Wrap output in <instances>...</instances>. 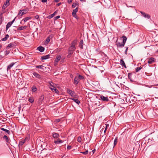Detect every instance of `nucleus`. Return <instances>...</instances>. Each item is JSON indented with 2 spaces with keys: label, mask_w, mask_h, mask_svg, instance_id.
Instances as JSON below:
<instances>
[{
  "label": "nucleus",
  "mask_w": 158,
  "mask_h": 158,
  "mask_svg": "<svg viewBox=\"0 0 158 158\" xmlns=\"http://www.w3.org/2000/svg\"><path fill=\"white\" fill-rule=\"evenodd\" d=\"M53 36L52 35H50L49 36L47 37L45 43L48 44L50 41L51 38L53 37Z\"/></svg>",
  "instance_id": "nucleus-13"
},
{
  "label": "nucleus",
  "mask_w": 158,
  "mask_h": 158,
  "mask_svg": "<svg viewBox=\"0 0 158 158\" xmlns=\"http://www.w3.org/2000/svg\"><path fill=\"white\" fill-rule=\"evenodd\" d=\"M83 41L82 40H80L79 44V47L81 49H83Z\"/></svg>",
  "instance_id": "nucleus-24"
},
{
  "label": "nucleus",
  "mask_w": 158,
  "mask_h": 158,
  "mask_svg": "<svg viewBox=\"0 0 158 158\" xmlns=\"http://www.w3.org/2000/svg\"><path fill=\"white\" fill-rule=\"evenodd\" d=\"M156 61V59L153 57H151L148 59V63L149 64H151L155 62Z\"/></svg>",
  "instance_id": "nucleus-8"
},
{
  "label": "nucleus",
  "mask_w": 158,
  "mask_h": 158,
  "mask_svg": "<svg viewBox=\"0 0 158 158\" xmlns=\"http://www.w3.org/2000/svg\"><path fill=\"white\" fill-rule=\"evenodd\" d=\"M31 89L32 92H35L37 90L36 86H32L31 88Z\"/></svg>",
  "instance_id": "nucleus-33"
},
{
  "label": "nucleus",
  "mask_w": 158,
  "mask_h": 158,
  "mask_svg": "<svg viewBox=\"0 0 158 158\" xmlns=\"http://www.w3.org/2000/svg\"><path fill=\"white\" fill-rule=\"evenodd\" d=\"M44 98V96L43 95H42L40 97L39 101L38 102L40 104H41L42 101L43 100Z\"/></svg>",
  "instance_id": "nucleus-22"
},
{
  "label": "nucleus",
  "mask_w": 158,
  "mask_h": 158,
  "mask_svg": "<svg viewBox=\"0 0 158 158\" xmlns=\"http://www.w3.org/2000/svg\"><path fill=\"white\" fill-rule=\"evenodd\" d=\"M35 18L36 19H38L39 18V16L38 15H36L35 16Z\"/></svg>",
  "instance_id": "nucleus-58"
},
{
  "label": "nucleus",
  "mask_w": 158,
  "mask_h": 158,
  "mask_svg": "<svg viewBox=\"0 0 158 158\" xmlns=\"http://www.w3.org/2000/svg\"><path fill=\"white\" fill-rule=\"evenodd\" d=\"M117 138L116 137L114 140V147L117 143Z\"/></svg>",
  "instance_id": "nucleus-42"
},
{
  "label": "nucleus",
  "mask_w": 158,
  "mask_h": 158,
  "mask_svg": "<svg viewBox=\"0 0 158 158\" xmlns=\"http://www.w3.org/2000/svg\"><path fill=\"white\" fill-rule=\"evenodd\" d=\"M12 24L10 22H8L6 25V30H7L9 27H10Z\"/></svg>",
  "instance_id": "nucleus-28"
},
{
  "label": "nucleus",
  "mask_w": 158,
  "mask_h": 158,
  "mask_svg": "<svg viewBox=\"0 0 158 158\" xmlns=\"http://www.w3.org/2000/svg\"><path fill=\"white\" fill-rule=\"evenodd\" d=\"M67 91L71 96L73 97H75V93L73 91L69 89H67Z\"/></svg>",
  "instance_id": "nucleus-4"
},
{
  "label": "nucleus",
  "mask_w": 158,
  "mask_h": 158,
  "mask_svg": "<svg viewBox=\"0 0 158 158\" xmlns=\"http://www.w3.org/2000/svg\"><path fill=\"white\" fill-rule=\"evenodd\" d=\"M61 4V3H59L57 4V6H59Z\"/></svg>",
  "instance_id": "nucleus-61"
},
{
  "label": "nucleus",
  "mask_w": 158,
  "mask_h": 158,
  "mask_svg": "<svg viewBox=\"0 0 158 158\" xmlns=\"http://www.w3.org/2000/svg\"><path fill=\"white\" fill-rule=\"evenodd\" d=\"M9 37V36L8 34H6L5 35V37L3 38L2 40V41H6L7 39Z\"/></svg>",
  "instance_id": "nucleus-32"
},
{
  "label": "nucleus",
  "mask_w": 158,
  "mask_h": 158,
  "mask_svg": "<svg viewBox=\"0 0 158 158\" xmlns=\"http://www.w3.org/2000/svg\"><path fill=\"white\" fill-rule=\"evenodd\" d=\"M60 121V119H57L55 120V121L56 123L59 122Z\"/></svg>",
  "instance_id": "nucleus-55"
},
{
  "label": "nucleus",
  "mask_w": 158,
  "mask_h": 158,
  "mask_svg": "<svg viewBox=\"0 0 158 158\" xmlns=\"http://www.w3.org/2000/svg\"><path fill=\"white\" fill-rule=\"evenodd\" d=\"M15 64V63H11L9 65H8L7 66V71H8Z\"/></svg>",
  "instance_id": "nucleus-20"
},
{
  "label": "nucleus",
  "mask_w": 158,
  "mask_h": 158,
  "mask_svg": "<svg viewBox=\"0 0 158 158\" xmlns=\"http://www.w3.org/2000/svg\"><path fill=\"white\" fill-rule=\"evenodd\" d=\"M61 50V48H60L59 49H57V51H60Z\"/></svg>",
  "instance_id": "nucleus-63"
},
{
  "label": "nucleus",
  "mask_w": 158,
  "mask_h": 158,
  "mask_svg": "<svg viewBox=\"0 0 158 158\" xmlns=\"http://www.w3.org/2000/svg\"><path fill=\"white\" fill-rule=\"evenodd\" d=\"M41 2H47V0H42Z\"/></svg>",
  "instance_id": "nucleus-59"
},
{
  "label": "nucleus",
  "mask_w": 158,
  "mask_h": 158,
  "mask_svg": "<svg viewBox=\"0 0 158 158\" xmlns=\"http://www.w3.org/2000/svg\"><path fill=\"white\" fill-rule=\"evenodd\" d=\"M1 130L2 131H5V132L7 133L8 134H10V131L8 130L5 129L4 128H1Z\"/></svg>",
  "instance_id": "nucleus-31"
},
{
  "label": "nucleus",
  "mask_w": 158,
  "mask_h": 158,
  "mask_svg": "<svg viewBox=\"0 0 158 158\" xmlns=\"http://www.w3.org/2000/svg\"><path fill=\"white\" fill-rule=\"evenodd\" d=\"M26 141V139H23L22 140L19 142V147L20 146L21 147L23 144L25 143Z\"/></svg>",
  "instance_id": "nucleus-19"
},
{
  "label": "nucleus",
  "mask_w": 158,
  "mask_h": 158,
  "mask_svg": "<svg viewBox=\"0 0 158 158\" xmlns=\"http://www.w3.org/2000/svg\"><path fill=\"white\" fill-rule=\"evenodd\" d=\"M59 136V135L57 133H52V136L55 139L58 138Z\"/></svg>",
  "instance_id": "nucleus-25"
},
{
  "label": "nucleus",
  "mask_w": 158,
  "mask_h": 158,
  "mask_svg": "<svg viewBox=\"0 0 158 158\" xmlns=\"http://www.w3.org/2000/svg\"><path fill=\"white\" fill-rule=\"evenodd\" d=\"M44 66L43 65H37L36 66V67L39 69H43V70H44L43 67Z\"/></svg>",
  "instance_id": "nucleus-39"
},
{
  "label": "nucleus",
  "mask_w": 158,
  "mask_h": 158,
  "mask_svg": "<svg viewBox=\"0 0 158 158\" xmlns=\"http://www.w3.org/2000/svg\"><path fill=\"white\" fill-rule=\"evenodd\" d=\"M61 58V56L60 55L57 56L55 60V61L58 62L60 60Z\"/></svg>",
  "instance_id": "nucleus-27"
},
{
  "label": "nucleus",
  "mask_w": 158,
  "mask_h": 158,
  "mask_svg": "<svg viewBox=\"0 0 158 158\" xmlns=\"http://www.w3.org/2000/svg\"><path fill=\"white\" fill-rule=\"evenodd\" d=\"M15 19V18L12 21L10 22L12 24H13V23L14 22Z\"/></svg>",
  "instance_id": "nucleus-60"
},
{
  "label": "nucleus",
  "mask_w": 158,
  "mask_h": 158,
  "mask_svg": "<svg viewBox=\"0 0 158 158\" xmlns=\"http://www.w3.org/2000/svg\"><path fill=\"white\" fill-rule=\"evenodd\" d=\"M78 79H80V80H82L84 78V77L82 76L79 75L78 76Z\"/></svg>",
  "instance_id": "nucleus-45"
},
{
  "label": "nucleus",
  "mask_w": 158,
  "mask_h": 158,
  "mask_svg": "<svg viewBox=\"0 0 158 158\" xmlns=\"http://www.w3.org/2000/svg\"><path fill=\"white\" fill-rule=\"evenodd\" d=\"M79 81V79L78 77H76L74 80V83L75 84H77Z\"/></svg>",
  "instance_id": "nucleus-18"
},
{
  "label": "nucleus",
  "mask_w": 158,
  "mask_h": 158,
  "mask_svg": "<svg viewBox=\"0 0 158 158\" xmlns=\"http://www.w3.org/2000/svg\"><path fill=\"white\" fill-rule=\"evenodd\" d=\"M47 152L46 150L43 149L41 151V152H40L39 155V156L42 157V158L44 157H45L47 155Z\"/></svg>",
  "instance_id": "nucleus-3"
},
{
  "label": "nucleus",
  "mask_w": 158,
  "mask_h": 158,
  "mask_svg": "<svg viewBox=\"0 0 158 158\" xmlns=\"http://www.w3.org/2000/svg\"><path fill=\"white\" fill-rule=\"evenodd\" d=\"M128 49V48L127 47H126V50L125 51V54H127V50Z\"/></svg>",
  "instance_id": "nucleus-54"
},
{
  "label": "nucleus",
  "mask_w": 158,
  "mask_h": 158,
  "mask_svg": "<svg viewBox=\"0 0 158 158\" xmlns=\"http://www.w3.org/2000/svg\"><path fill=\"white\" fill-rule=\"evenodd\" d=\"M71 148V146L69 145L68 146L67 148L68 150H70Z\"/></svg>",
  "instance_id": "nucleus-56"
},
{
  "label": "nucleus",
  "mask_w": 158,
  "mask_h": 158,
  "mask_svg": "<svg viewBox=\"0 0 158 158\" xmlns=\"http://www.w3.org/2000/svg\"><path fill=\"white\" fill-rule=\"evenodd\" d=\"M31 19V17H27L26 18H25L23 19L22 21L20 22V23H22V22L23 21H24V23L27 22V20H28L29 19Z\"/></svg>",
  "instance_id": "nucleus-15"
},
{
  "label": "nucleus",
  "mask_w": 158,
  "mask_h": 158,
  "mask_svg": "<svg viewBox=\"0 0 158 158\" xmlns=\"http://www.w3.org/2000/svg\"><path fill=\"white\" fill-rule=\"evenodd\" d=\"M100 98L102 101L105 102H108L109 100L108 98V97H104L102 95H100Z\"/></svg>",
  "instance_id": "nucleus-5"
},
{
  "label": "nucleus",
  "mask_w": 158,
  "mask_h": 158,
  "mask_svg": "<svg viewBox=\"0 0 158 158\" xmlns=\"http://www.w3.org/2000/svg\"><path fill=\"white\" fill-rule=\"evenodd\" d=\"M72 14L73 16L76 18L77 19H78V17L77 16L76 14Z\"/></svg>",
  "instance_id": "nucleus-43"
},
{
  "label": "nucleus",
  "mask_w": 158,
  "mask_h": 158,
  "mask_svg": "<svg viewBox=\"0 0 158 158\" xmlns=\"http://www.w3.org/2000/svg\"><path fill=\"white\" fill-rule=\"evenodd\" d=\"M17 81L19 84H22L23 81V79H22V77L21 76H18V79Z\"/></svg>",
  "instance_id": "nucleus-6"
},
{
  "label": "nucleus",
  "mask_w": 158,
  "mask_h": 158,
  "mask_svg": "<svg viewBox=\"0 0 158 158\" xmlns=\"http://www.w3.org/2000/svg\"><path fill=\"white\" fill-rule=\"evenodd\" d=\"M3 139L6 140V142L7 143L9 141V139L7 136L6 135L3 136Z\"/></svg>",
  "instance_id": "nucleus-37"
},
{
  "label": "nucleus",
  "mask_w": 158,
  "mask_h": 158,
  "mask_svg": "<svg viewBox=\"0 0 158 158\" xmlns=\"http://www.w3.org/2000/svg\"><path fill=\"white\" fill-rule=\"evenodd\" d=\"M70 99L73 100L74 102H75L78 105H79L80 103L79 100L77 99H76V98H70Z\"/></svg>",
  "instance_id": "nucleus-21"
},
{
  "label": "nucleus",
  "mask_w": 158,
  "mask_h": 158,
  "mask_svg": "<svg viewBox=\"0 0 158 158\" xmlns=\"http://www.w3.org/2000/svg\"><path fill=\"white\" fill-rule=\"evenodd\" d=\"M94 151H95V150H92V152H93V153L94 154Z\"/></svg>",
  "instance_id": "nucleus-64"
},
{
  "label": "nucleus",
  "mask_w": 158,
  "mask_h": 158,
  "mask_svg": "<svg viewBox=\"0 0 158 158\" xmlns=\"http://www.w3.org/2000/svg\"><path fill=\"white\" fill-rule=\"evenodd\" d=\"M33 74L35 77L41 79V76L36 73H34Z\"/></svg>",
  "instance_id": "nucleus-17"
},
{
  "label": "nucleus",
  "mask_w": 158,
  "mask_h": 158,
  "mask_svg": "<svg viewBox=\"0 0 158 158\" xmlns=\"http://www.w3.org/2000/svg\"><path fill=\"white\" fill-rule=\"evenodd\" d=\"M28 101L31 103H32L34 101V98L32 97H30L28 98Z\"/></svg>",
  "instance_id": "nucleus-29"
},
{
  "label": "nucleus",
  "mask_w": 158,
  "mask_h": 158,
  "mask_svg": "<svg viewBox=\"0 0 158 158\" xmlns=\"http://www.w3.org/2000/svg\"><path fill=\"white\" fill-rule=\"evenodd\" d=\"M77 141L79 142H81V138L80 137V136H79L77 138Z\"/></svg>",
  "instance_id": "nucleus-49"
},
{
  "label": "nucleus",
  "mask_w": 158,
  "mask_h": 158,
  "mask_svg": "<svg viewBox=\"0 0 158 158\" xmlns=\"http://www.w3.org/2000/svg\"><path fill=\"white\" fill-rule=\"evenodd\" d=\"M142 69V67H141V66L140 67H138L136 68L135 69L136 72H138Z\"/></svg>",
  "instance_id": "nucleus-41"
},
{
  "label": "nucleus",
  "mask_w": 158,
  "mask_h": 158,
  "mask_svg": "<svg viewBox=\"0 0 158 158\" xmlns=\"http://www.w3.org/2000/svg\"><path fill=\"white\" fill-rule=\"evenodd\" d=\"M6 52V55H8L10 52V50H8V49H6V51H5Z\"/></svg>",
  "instance_id": "nucleus-48"
},
{
  "label": "nucleus",
  "mask_w": 158,
  "mask_h": 158,
  "mask_svg": "<svg viewBox=\"0 0 158 158\" xmlns=\"http://www.w3.org/2000/svg\"><path fill=\"white\" fill-rule=\"evenodd\" d=\"M60 17V16H57L54 17V20H56L58 19Z\"/></svg>",
  "instance_id": "nucleus-52"
},
{
  "label": "nucleus",
  "mask_w": 158,
  "mask_h": 158,
  "mask_svg": "<svg viewBox=\"0 0 158 158\" xmlns=\"http://www.w3.org/2000/svg\"><path fill=\"white\" fill-rule=\"evenodd\" d=\"M78 8L77 7L75 9L73 10L72 14H76V13L78 11Z\"/></svg>",
  "instance_id": "nucleus-34"
},
{
  "label": "nucleus",
  "mask_w": 158,
  "mask_h": 158,
  "mask_svg": "<svg viewBox=\"0 0 158 158\" xmlns=\"http://www.w3.org/2000/svg\"><path fill=\"white\" fill-rule=\"evenodd\" d=\"M77 40H74L72 42V44H75L77 43Z\"/></svg>",
  "instance_id": "nucleus-53"
},
{
  "label": "nucleus",
  "mask_w": 158,
  "mask_h": 158,
  "mask_svg": "<svg viewBox=\"0 0 158 158\" xmlns=\"http://www.w3.org/2000/svg\"><path fill=\"white\" fill-rule=\"evenodd\" d=\"M105 125H106V127H105V129L104 131V133H105L107 129V128L109 127V125L108 124H106Z\"/></svg>",
  "instance_id": "nucleus-44"
},
{
  "label": "nucleus",
  "mask_w": 158,
  "mask_h": 158,
  "mask_svg": "<svg viewBox=\"0 0 158 158\" xmlns=\"http://www.w3.org/2000/svg\"><path fill=\"white\" fill-rule=\"evenodd\" d=\"M50 55H48L46 56H44L41 57L42 60H46L48 59L49 58Z\"/></svg>",
  "instance_id": "nucleus-26"
},
{
  "label": "nucleus",
  "mask_w": 158,
  "mask_h": 158,
  "mask_svg": "<svg viewBox=\"0 0 158 158\" xmlns=\"http://www.w3.org/2000/svg\"><path fill=\"white\" fill-rule=\"evenodd\" d=\"M73 51H70H70H68V57H70L71 55L73 54Z\"/></svg>",
  "instance_id": "nucleus-35"
},
{
  "label": "nucleus",
  "mask_w": 158,
  "mask_h": 158,
  "mask_svg": "<svg viewBox=\"0 0 158 158\" xmlns=\"http://www.w3.org/2000/svg\"><path fill=\"white\" fill-rule=\"evenodd\" d=\"M49 87L53 92L55 93H57L58 92V90L54 86V83H53L51 82L50 83V85Z\"/></svg>",
  "instance_id": "nucleus-2"
},
{
  "label": "nucleus",
  "mask_w": 158,
  "mask_h": 158,
  "mask_svg": "<svg viewBox=\"0 0 158 158\" xmlns=\"http://www.w3.org/2000/svg\"><path fill=\"white\" fill-rule=\"evenodd\" d=\"M71 48H73V49H76V48L75 47V44H73L71 43V46L70 47Z\"/></svg>",
  "instance_id": "nucleus-46"
},
{
  "label": "nucleus",
  "mask_w": 158,
  "mask_h": 158,
  "mask_svg": "<svg viewBox=\"0 0 158 158\" xmlns=\"http://www.w3.org/2000/svg\"><path fill=\"white\" fill-rule=\"evenodd\" d=\"M81 153H82L83 154H84L85 155L88 154V150H87L86 151H85V152H81Z\"/></svg>",
  "instance_id": "nucleus-50"
},
{
  "label": "nucleus",
  "mask_w": 158,
  "mask_h": 158,
  "mask_svg": "<svg viewBox=\"0 0 158 158\" xmlns=\"http://www.w3.org/2000/svg\"><path fill=\"white\" fill-rule=\"evenodd\" d=\"M55 2H59V0H55Z\"/></svg>",
  "instance_id": "nucleus-62"
},
{
  "label": "nucleus",
  "mask_w": 158,
  "mask_h": 158,
  "mask_svg": "<svg viewBox=\"0 0 158 158\" xmlns=\"http://www.w3.org/2000/svg\"><path fill=\"white\" fill-rule=\"evenodd\" d=\"M73 0H67V2L69 4L71 3L72 1Z\"/></svg>",
  "instance_id": "nucleus-57"
},
{
  "label": "nucleus",
  "mask_w": 158,
  "mask_h": 158,
  "mask_svg": "<svg viewBox=\"0 0 158 158\" xmlns=\"http://www.w3.org/2000/svg\"><path fill=\"white\" fill-rule=\"evenodd\" d=\"M27 26H22L19 27L17 29V30L18 31H21L23 30V29H26L27 28Z\"/></svg>",
  "instance_id": "nucleus-23"
},
{
  "label": "nucleus",
  "mask_w": 158,
  "mask_h": 158,
  "mask_svg": "<svg viewBox=\"0 0 158 158\" xmlns=\"http://www.w3.org/2000/svg\"><path fill=\"white\" fill-rule=\"evenodd\" d=\"M120 64L123 66L125 68H126L125 64L124 61L123 60V59H121L120 60Z\"/></svg>",
  "instance_id": "nucleus-14"
},
{
  "label": "nucleus",
  "mask_w": 158,
  "mask_h": 158,
  "mask_svg": "<svg viewBox=\"0 0 158 158\" xmlns=\"http://www.w3.org/2000/svg\"><path fill=\"white\" fill-rule=\"evenodd\" d=\"M76 49H73V48H71L70 47H69V50H68V51H75V50Z\"/></svg>",
  "instance_id": "nucleus-51"
},
{
  "label": "nucleus",
  "mask_w": 158,
  "mask_h": 158,
  "mask_svg": "<svg viewBox=\"0 0 158 158\" xmlns=\"http://www.w3.org/2000/svg\"><path fill=\"white\" fill-rule=\"evenodd\" d=\"M64 141H63L61 139H57L56 140L54 141V143H55L56 144H59L62 143Z\"/></svg>",
  "instance_id": "nucleus-12"
},
{
  "label": "nucleus",
  "mask_w": 158,
  "mask_h": 158,
  "mask_svg": "<svg viewBox=\"0 0 158 158\" xmlns=\"http://www.w3.org/2000/svg\"><path fill=\"white\" fill-rule=\"evenodd\" d=\"M26 11V10L25 9H24L23 10H20L19 11L18 15L20 16H22L23 15L26 13V12H24V11Z\"/></svg>",
  "instance_id": "nucleus-7"
},
{
  "label": "nucleus",
  "mask_w": 158,
  "mask_h": 158,
  "mask_svg": "<svg viewBox=\"0 0 158 158\" xmlns=\"http://www.w3.org/2000/svg\"><path fill=\"white\" fill-rule=\"evenodd\" d=\"M3 20L2 16H1L0 18V25L2 23Z\"/></svg>",
  "instance_id": "nucleus-47"
},
{
  "label": "nucleus",
  "mask_w": 158,
  "mask_h": 158,
  "mask_svg": "<svg viewBox=\"0 0 158 158\" xmlns=\"http://www.w3.org/2000/svg\"><path fill=\"white\" fill-rule=\"evenodd\" d=\"M77 6H78V3L77 2H76L75 3H73L72 5V7L75 8Z\"/></svg>",
  "instance_id": "nucleus-30"
},
{
  "label": "nucleus",
  "mask_w": 158,
  "mask_h": 158,
  "mask_svg": "<svg viewBox=\"0 0 158 158\" xmlns=\"http://www.w3.org/2000/svg\"><path fill=\"white\" fill-rule=\"evenodd\" d=\"M158 85H145V86L148 87L149 88H151L152 87H153V88H155V87H154L155 86H157Z\"/></svg>",
  "instance_id": "nucleus-40"
},
{
  "label": "nucleus",
  "mask_w": 158,
  "mask_h": 158,
  "mask_svg": "<svg viewBox=\"0 0 158 158\" xmlns=\"http://www.w3.org/2000/svg\"><path fill=\"white\" fill-rule=\"evenodd\" d=\"M56 13V11H55L53 14H52L51 15H49L48 16V18L49 19H51V18H52L54 16V15H55V14Z\"/></svg>",
  "instance_id": "nucleus-38"
},
{
  "label": "nucleus",
  "mask_w": 158,
  "mask_h": 158,
  "mask_svg": "<svg viewBox=\"0 0 158 158\" xmlns=\"http://www.w3.org/2000/svg\"><path fill=\"white\" fill-rule=\"evenodd\" d=\"M140 13H141L143 16L145 18H146L148 19H149L150 16L149 15L146 14L145 12L140 11Z\"/></svg>",
  "instance_id": "nucleus-10"
},
{
  "label": "nucleus",
  "mask_w": 158,
  "mask_h": 158,
  "mask_svg": "<svg viewBox=\"0 0 158 158\" xmlns=\"http://www.w3.org/2000/svg\"><path fill=\"white\" fill-rule=\"evenodd\" d=\"M44 49L45 48L44 47H42L41 46H40L37 48V49L39 51L41 52L44 51Z\"/></svg>",
  "instance_id": "nucleus-16"
},
{
  "label": "nucleus",
  "mask_w": 158,
  "mask_h": 158,
  "mask_svg": "<svg viewBox=\"0 0 158 158\" xmlns=\"http://www.w3.org/2000/svg\"><path fill=\"white\" fill-rule=\"evenodd\" d=\"M122 38H123V42L122 43H121L119 42H117L116 41V45L117 47L122 48L124 46L127 38V37L125 36H123L122 37Z\"/></svg>",
  "instance_id": "nucleus-1"
},
{
  "label": "nucleus",
  "mask_w": 158,
  "mask_h": 158,
  "mask_svg": "<svg viewBox=\"0 0 158 158\" xmlns=\"http://www.w3.org/2000/svg\"><path fill=\"white\" fill-rule=\"evenodd\" d=\"M132 73H129L128 74V77L130 79V81H132V79L131 77Z\"/></svg>",
  "instance_id": "nucleus-36"
},
{
  "label": "nucleus",
  "mask_w": 158,
  "mask_h": 158,
  "mask_svg": "<svg viewBox=\"0 0 158 158\" xmlns=\"http://www.w3.org/2000/svg\"><path fill=\"white\" fill-rule=\"evenodd\" d=\"M9 5L10 2H8L6 1V2L4 3L2 7V9L3 10H5L7 7V6Z\"/></svg>",
  "instance_id": "nucleus-11"
},
{
  "label": "nucleus",
  "mask_w": 158,
  "mask_h": 158,
  "mask_svg": "<svg viewBox=\"0 0 158 158\" xmlns=\"http://www.w3.org/2000/svg\"><path fill=\"white\" fill-rule=\"evenodd\" d=\"M15 45L14 43H11L8 44V45L6 47V49H8L9 48H14L15 47Z\"/></svg>",
  "instance_id": "nucleus-9"
}]
</instances>
